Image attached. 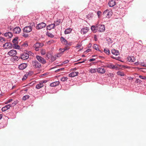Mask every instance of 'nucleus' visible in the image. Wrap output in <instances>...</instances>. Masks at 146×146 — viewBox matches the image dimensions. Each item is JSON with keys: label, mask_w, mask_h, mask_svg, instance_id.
<instances>
[{"label": "nucleus", "mask_w": 146, "mask_h": 146, "mask_svg": "<svg viewBox=\"0 0 146 146\" xmlns=\"http://www.w3.org/2000/svg\"><path fill=\"white\" fill-rule=\"evenodd\" d=\"M17 39L18 38L16 37L13 40L12 42L14 44H18V42Z\"/></svg>", "instance_id": "nucleus-32"}, {"label": "nucleus", "mask_w": 146, "mask_h": 146, "mask_svg": "<svg viewBox=\"0 0 146 146\" xmlns=\"http://www.w3.org/2000/svg\"><path fill=\"white\" fill-rule=\"evenodd\" d=\"M21 31V28L19 27H17L13 29V33L16 34L19 33Z\"/></svg>", "instance_id": "nucleus-11"}, {"label": "nucleus", "mask_w": 146, "mask_h": 146, "mask_svg": "<svg viewBox=\"0 0 146 146\" xmlns=\"http://www.w3.org/2000/svg\"><path fill=\"white\" fill-rule=\"evenodd\" d=\"M17 44H13V47L14 48L19 49L20 48V46L17 45Z\"/></svg>", "instance_id": "nucleus-31"}, {"label": "nucleus", "mask_w": 146, "mask_h": 146, "mask_svg": "<svg viewBox=\"0 0 146 146\" xmlns=\"http://www.w3.org/2000/svg\"><path fill=\"white\" fill-rule=\"evenodd\" d=\"M41 54L42 55H44L46 54V51L45 50H42L40 52Z\"/></svg>", "instance_id": "nucleus-42"}, {"label": "nucleus", "mask_w": 146, "mask_h": 146, "mask_svg": "<svg viewBox=\"0 0 146 146\" xmlns=\"http://www.w3.org/2000/svg\"><path fill=\"white\" fill-rule=\"evenodd\" d=\"M108 67L112 69H116L117 68V67L115 66L113 64H112L109 65L108 66Z\"/></svg>", "instance_id": "nucleus-28"}, {"label": "nucleus", "mask_w": 146, "mask_h": 146, "mask_svg": "<svg viewBox=\"0 0 146 146\" xmlns=\"http://www.w3.org/2000/svg\"><path fill=\"white\" fill-rule=\"evenodd\" d=\"M95 60V58H91L89 59V61L90 62H91L92 61H94Z\"/></svg>", "instance_id": "nucleus-54"}, {"label": "nucleus", "mask_w": 146, "mask_h": 146, "mask_svg": "<svg viewBox=\"0 0 146 146\" xmlns=\"http://www.w3.org/2000/svg\"><path fill=\"white\" fill-rule=\"evenodd\" d=\"M15 86H13V87H12V89H13L14 88H15Z\"/></svg>", "instance_id": "nucleus-61"}, {"label": "nucleus", "mask_w": 146, "mask_h": 146, "mask_svg": "<svg viewBox=\"0 0 146 146\" xmlns=\"http://www.w3.org/2000/svg\"><path fill=\"white\" fill-rule=\"evenodd\" d=\"M66 50L65 48H60L59 50L61 53L62 52V54H63V52Z\"/></svg>", "instance_id": "nucleus-38"}, {"label": "nucleus", "mask_w": 146, "mask_h": 146, "mask_svg": "<svg viewBox=\"0 0 146 146\" xmlns=\"http://www.w3.org/2000/svg\"><path fill=\"white\" fill-rule=\"evenodd\" d=\"M8 29H9V30L11 31H13V29L12 28V27L11 26L9 27Z\"/></svg>", "instance_id": "nucleus-52"}, {"label": "nucleus", "mask_w": 146, "mask_h": 146, "mask_svg": "<svg viewBox=\"0 0 146 146\" xmlns=\"http://www.w3.org/2000/svg\"><path fill=\"white\" fill-rule=\"evenodd\" d=\"M81 45L79 44H77V46H76V48H80L81 47Z\"/></svg>", "instance_id": "nucleus-56"}, {"label": "nucleus", "mask_w": 146, "mask_h": 146, "mask_svg": "<svg viewBox=\"0 0 146 146\" xmlns=\"http://www.w3.org/2000/svg\"><path fill=\"white\" fill-rule=\"evenodd\" d=\"M97 71L98 73L103 74L105 72L106 70L104 68H99L97 69Z\"/></svg>", "instance_id": "nucleus-15"}, {"label": "nucleus", "mask_w": 146, "mask_h": 146, "mask_svg": "<svg viewBox=\"0 0 146 146\" xmlns=\"http://www.w3.org/2000/svg\"><path fill=\"white\" fill-rule=\"evenodd\" d=\"M89 51V50H86V52H88Z\"/></svg>", "instance_id": "nucleus-62"}, {"label": "nucleus", "mask_w": 146, "mask_h": 146, "mask_svg": "<svg viewBox=\"0 0 146 146\" xmlns=\"http://www.w3.org/2000/svg\"><path fill=\"white\" fill-rule=\"evenodd\" d=\"M32 65L35 68H40L41 67V64L36 60L33 61L32 62Z\"/></svg>", "instance_id": "nucleus-3"}, {"label": "nucleus", "mask_w": 146, "mask_h": 146, "mask_svg": "<svg viewBox=\"0 0 146 146\" xmlns=\"http://www.w3.org/2000/svg\"><path fill=\"white\" fill-rule=\"evenodd\" d=\"M53 42L54 41L52 40L48 41L47 42V43L48 44H50Z\"/></svg>", "instance_id": "nucleus-44"}, {"label": "nucleus", "mask_w": 146, "mask_h": 146, "mask_svg": "<svg viewBox=\"0 0 146 146\" xmlns=\"http://www.w3.org/2000/svg\"><path fill=\"white\" fill-rule=\"evenodd\" d=\"M140 78L143 79H146V77L145 76H143L141 75H140L139 77Z\"/></svg>", "instance_id": "nucleus-45"}, {"label": "nucleus", "mask_w": 146, "mask_h": 146, "mask_svg": "<svg viewBox=\"0 0 146 146\" xmlns=\"http://www.w3.org/2000/svg\"><path fill=\"white\" fill-rule=\"evenodd\" d=\"M96 71H97V69L96 68H91L89 70V72L91 73H95Z\"/></svg>", "instance_id": "nucleus-27"}, {"label": "nucleus", "mask_w": 146, "mask_h": 146, "mask_svg": "<svg viewBox=\"0 0 146 146\" xmlns=\"http://www.w3.org/2000/svg\"><path fill=\"white\" fill-rule=\"evenodd\" d=\"M17 53L16 50H12L8 52L7 54L10 56H14L17 54Z\"/></svg>", "instance_id": "nucleus-10"}, {"label": "nucleus", "mask_w": 146, "mask_h": 146, "mask_svg": "<svg viewBox=\"0 0 146 146\" xmlns=\"http://www.w3.org/2000/svg\"><path fill=\"white\" fill-rule=\"evenodd\" d=\"M23 36L25 37H27L28 36V34L23 33Z\"/></svg>", "instance_id": "nucleus-49"}, {"label": "nucleus", "mask_w": 146, "mask_h": 146, "mask_svg": "<svg viewBox=\"0 0 146 146\" xmlns=\"http://www.w3.org/2000/svg\"><path fill=\"white\" fill-rule=\"evenodd\" d=\"M97 29L98 32H102L104 31L105 27L104 25L101 24L97 25Z\"/></svg>", "instance_id": "nucleus-5"}, {"label": "nucleus", "mask_w": 146, "mask_h": 146, "mask_svg": "<svg viewBox=\"0 0 146 146\" xmlns=\"http://www.w3.org/2000/svg\"><path fill=\"white\" fill-rule=\"evenodd\" d=\"M60 40L62 43L65 45L67 44V41L63 37H62L60 38Z\"/></svg>", "instance_id": "nucleus-24"}, {"label": "nucleus", "mask_w": 146, "mask_h": 146, "mask_svg": "<svg viewBox=\"0 0 146 146\" xmlns=\"http://www.w3.org/2000/svg\"><path fill=\"white\" fill-rule=\"evenodd\" d=\"M89 29V28L87 27L82 28L81 30V33L82 34H85L88 32Z\"/></svg>", "instance_id": "nucleus-13"}, {"label": "nucleus", "mask_w": 146, "mask_h": 146, "mask_svg": "<svg viewBox=\"0 0 146 146\" xmlns=\"http://www.w3.org/2000/svg\"><path fill=\"white\" fill-rule=\"evenodd\" d=\"M91 29L94 32L96 33L97 32V25L96 26H92Z\"/></svg>", "instance_id": "nucleus-26"}, {"label": "nucleus", "mask_w": 146, "mask_h": 146, "mask_svg": "<svg viewBox=\"0 0 146 146\" xmlns=\"http://www.w3.org/2000/svg\"><path fill=\"white\" fill-rule=\"evenodd\" d=\"M141 65L143 66H146V64H145L144 63H143V64H141Z\"/></svg>", "instance_id": "nucleus-57"}, {"label": "nucleus", "mask_w": 146, "mask_h": 146, "mask_svg": "<svg viewBox=\"0 0 146 146\" xmlns=\"http://www.w3.org/2000/svg\"><path fill=\"white\" fill-rule=\"evenodd\" d=\"M29 95H26L23 97V100H26L27 99L29 98Z\"/></svg>", "instance_id": "nucleus-34"}, {"label": "nucleus", "mask_w": 146, "mask_h": 146, "mask_svg": "<svg viewBox=\"0 0 146 146\" xmlns=\"http://www.w3.org/2000/svg\"><path fill=\"white\" fill-rule=\"evenodd\" d=\"M54 23H53V24L55 25V27H56V26H57L58 25H59L60 24V22H59L58 21H57L56 22H54Z\"/></svg>", "instance_id": "nucleus-43"}, {"label": "nucleus", "mask_w": 146, "mask_h": 146, "mask_svg": "<svg viewBox=\"0 0 146 146\" xmlns=\"http://www.w3.org/2000/svg\"><path fill=\"white\" fill-rule=\"evenodd\" d=\"M68 79V78L67 77H63L61 78V80L62 81L64 82L66 80Z\"/></svg>", "instance_id": "nucleus-40"}, {"label": "nucleus", "mask_w": 146, "mask_h": 146, "mask_svg": "<svg viewBox=\"0 0 146 146\" xmlns=\"http://www.w3.org/2000/svg\"><path fill=\"white\" fill-rule=\"evenodd\" d=\"M85 60H83V61H82V62H79L78 63H83V62H85Z\"/></svg>", "instance_id": "nucleus-58"}, {"label": "nucleus", "mask_w": 146, "mask_h": 146, "mask_svg": "<svg viewBox=\"0 0 146 146\" xmlns=\"http://www.w3.org/2000/svg\"><path fill=\"white\" fill-rule=\"evenodd\" d=\"M2 114H0V120L2 118Z\"/></svg>", "instance_id": "nucleus-59"}, {"label": "nucleus", "mask_w": 146, "mask_h": 146, "mask_svg": "<svg viewBox=\"0 0 146 146\" xmlns=\"http://www.w3.org/2000/svg\"><path fill=\"white\" fill-rule=\"evenodd\" d=\"M93 16V15L92 14V13H90L89 14H88V16H87V17L88 18H92Z\"/></svg>", "instance_id": "nucleus-46"}, {"label": "nucleus", "mask_w": 146, "mask_h": 146, "mask_svg": "<svg viewBox=\"0 0 146 146\" xmlns=\"http://www.w3.org/2000/svg\"><path fill=\"white\" fill-rule=\"evenodd\" d=\"M12 46V44L10 42H7L3 45V47L5 49L11 48Z\"/></svg>", "instance_id": "nucleus-14"}, {"label": "nucleus", "mask_w": 146, "mask_h": 146, "mask_svg": "<svg viewBox=\"0 0 146 146\" xmlns=\"http://www.w3.org/2000/svg\"><path fill=\"white\" fill-rule=\"evenodd\" d=\"M101 12L100 11H98L97 12V14L98 15V17H99L100 14H101Z\"/></svg>", "instance_id": "nucleus-51"}, {"label": "nucleus", "mask_w": 146, "mask_h": 146, "mask_svg": "<svg viewBox=\"0 0 146 146\" xmlns=\"http://www.w3.org/2000/svg\"><path fill=\"white\" fill-rule=\"evenodd\" d=\"M11 105L10 104H8L4 106L2 108L1 110L2 111H5L8 109H9Z\"/></svg>", "instance_id": "nucleus-18"}, {"label": "nucleus", "mask_w": 146, "mask_h": 146, "mask_svg": "<svg viewBox=\"0 0 146 146\" xmlns=\"http://www.w3.org/2000/svg\"><path fill=\"white\" fill-rule=\"evenodd\" d=\"M82 57H84L85 56V55L84 54H83L82 55Z\"/></svg>", "instance_id": "nucleus-63"}, {"label": "nucleus", "mask_w": 146, "mask_h": 146, "mask_svg": "<svg viewBox=\"0 0 146 146\" xmlns=\"http://www.w3.org/2000/svg\"><path fill=\"white\" fill-rule=\"evenodd\" d=\"M4 35L8 38H11L13 36L12 33L10 32L6 33L4 34Z\"/></svg>", "instance_id": "nucleus-19"}, {"label": "nucleus", "mask_w": 146, "mask_h": 146, "mask_svg": "<svg viewBox=\"0 0 146 146\" xmlns=\"http://www.w3.org/2000/svg\"><path fill=\"white\" fill-rule=\"evenodd\" d=\"M117 74L118 75H119L121 76H123L125 75L124 74V73L120 72V71H118L117 72Z\"/></svg>", "instance_id": "nucleus-33"}, {"label": "nucleus", "mask_w": 146, "mask_h": 146, "mask_svg": "<svg viewBox=\"0 0 146 146\" xmlns=\"http://www.w3.org/2000/svg\"><path fill=\"white\" fill-rule=\"evenodd\" d=\"M47 82V80H42L40 81L39 82V83L37 84L36 86V88L37 89H38L44 86V83H45Z\"/></svg>", "instance_id": "nucleus-1"}, {"label": "nucleus", "mask_w": 146, "mask_h": 146, "mask_svg": "<svg viewBox=\"0 0 146 146\" xmlns=\"http://www.w3.org/2000/svg\"><path fill=\"white\" fill-rule=\"evenodd\" d=\"M46 35L48 36H49L50 37H53L54 36L53 35L52 33H46Z\"/></svg>", "instance_id": "nucleus-39"}, {"label": "nucleus", "mask_w": 146, "mask_h": 146, "mask_svg": "<svg viewBox=\"0 0 146 146\" xmlns=\"http://www.w3.org/2000/svg\"><path fill=\"white\" fill-rule=\"evenodd\" d=\"M36 58L39 62L42 64H45L46 63L45 60L40 56L38 55L36 56Z\"/></svg>", "instance_id": "nucleus-8"}, {"label": "nucleus", "mask_w": 146, "mask_h": 146, "mask_svg": "<svg viewBox=\"0 0 146 146\" xmlns=\"http://www.w3.org/2000/svg\"><path fill=\"white\" fill-rule=\"evenodd\" d=\"M22 46L24 47H27L28 46V44H27V42H25L23 44H22Z\"/></svg>", "instance_id": "nucleus-48"}, {"label": "nucleus", "mask_w": 146, "mask_h": 146, "mask_svg": "<svg viewBox=\"0 0 146 146\" xmlns=\"http://www.w3.org/2000/svg\"><path fill=\"white\" fill-rule=\"evenodd\" d=\"M12 100H13L12 99H10L8 100V101L7 102V103H9L10 102H11L12 101Z\"/></svg>", "instance_id": "nucleus-55"}, {"label": "nucleus", "mask_w": 146, "mask_h": 146, "mask_svg": "<svg viewBox=\"0 0 146 146\" xmlns=\"http://www.w3.org/2000/svg\"><path fill=\"white\" fill-rule=\"evenodd\" d=\"M44 45V44L43 43L37 42L34 45L33 47L36 51H38L39 48L43 46Z\"/></svg>", "instance_id": "nucleus-6"}, {"label": "nucleus", "mask_w": 146, "mask_h": 146, "mask_svg": "<svg viewBox=\"0 0 146 146\" xmlns=\"http://www.w3.org/2000/svg\"><path fill=\"white\" fill-rule=\"evenodd\" d=\"M52 56V55L49 52L47 53L46 55V57L48 59H49Z\"/></svg>", "instance_id": "nucleus-35"}, {"label": "nucleus", "mask_w": 146, "mask_h": 146, "mask_svg": "<svg viewBox=\"0 0 146 146\" xmlns=\"http://www.w3.org/2000/svg\"><path fill=\"white\" fill-rule=\"evenodd\" d=\"M93 47L96 50L100 51L98 48V46L97 44H94L93 46Z\"/></svg>", "instance_id": "nucleus-29"}, {"label": "nucleus", "mask_w": 146, "mask_h": 146, "mask_svg": "<svg viewBox=\"0 0 146 146\" xmlns=\"http://www.w3.org/2000/svg\"><path fill=\"white\" fill-rule=\"evenodd\" d=\"M46 28L47 30H50L51 29H54L55 28V25L53 24H52L47 26Z\"/></svg>", "instance_id": "nucleus-20"}, {"label": "nucleus", "mask_w": 146, "mask_h": 146, "mask_svg": "<svg viewBox=\"0 0 146 146\" xmlns=\"http://www.w3.org/2000/svg\"><path fill=\"white\" fill-rule=\"evenodd\" d=\"M64 69V68H61L59 69L56 71V72H58V71H61L63 70Z\"/></svg>", "instance_id": "nucleus-47"}, {"label": "nucleus", "mask_w": 146, "mask_h": 146, "mask_svg": "<svg viewBox=\"0 0 146 146\" xmlns=\"http://www.w3.org/2000/svg\"><path fill=\"white\" fill-rule=\"evenodd\" d=\"M59 84V81H57L51 83L50 84V86L52 87H54L58 85Z\"/></svg>", "instance_id": "nucleus-22"}, {"label": "nucleus", "mask_w": 146, "mask_h": 146, "mask_svg": "<svg viewBox=\"0 0 146 146\" xmlns=\"http://www.w3.org/2000/svg\"><path fill=\"white\" fill-rule=\"evenodd\" d=\"M14 56V57L13 58H14V60H17L19 59V58H18V57L17 56Z\"/></svg>", "instance_id": "nucleus-50"}, {"label": "nucleus", "mask_w": 146, "mask_h": 146, "mask_svg": "<svg viewBox=\"0 0 146 146\" xmlns=\"http://www.w3.org/2000/svg\"><path fill=\"white\" fill-rule=\"evenodd\" d=\"M29 73H26L25 74L22 78V80L23 81L26 80L29 76Z\"/></svg>", "instance_id": "nucleus-30"}, {"label": "nucleus", "mask_w": 146, "mask_h": 146, "mask_svg": "<svg viewBox=\"0 0 146 146\" xmlns=\"http://www.w3.org/2000/svg\"><path fill=\"white\" fill-rule=\"evenodd\" d=\"M67 44H68L69 45H71V44H70V43L68 44L67 43Z\"/></svg>", "instance_id": "nucleus-64"}, {"label": "nucleus", "mask_w": 146, "mask_h": 146, "mask_svg": "<svg viewBox=\"0 0 146 146\" xmlns=\"http://www.w3.org/2000/svg\"><path fill=\"white\" fill-rule=\"evenodd\" d=\"M104 52L107 54H109L110 53L109 50L108 48L104 49Z\"/></svg>", "instance_id": "nucleus-36"}, {"label": "nucleus", "mask_w": 146, "mask_h": 146, "mask_svg": "<svg viewBox=\"0 0 146 146\" xmlns=\"http://www.w3.org/2000/svg\"><path fill=\"white\" fill-rule=\"evenodd\" d=\"M63 54H62V52L61 53L60 52L58 53L55 56V58H56L57 57H60Z\"/></svg>", "instance_id": "nucleus-37"}, {"label": "nucleus", "mask_w": 146, "mask_h": 146, "mask_svg": "<svg viewBox=\"0 0 146 146\" xmlns=\"http://www.w3.org/2000/svg\"><path fill=\"white\" fill-rule=\"evenodd\" d=\"M135 64L136 65H137L138 64H139V63L138 62H135Z\"/></svg>", "instance_id": "nucleus-60"}, {"label": "nucleus", "mask_w": 146, "mask_h": 146, "mask_svg": "<svg viewBox=\"0 0 146 146\" xmlns=\"http://www.w3.org/2000/svg\"><path fill=\"white\" fill-rule=\"evenodd\" d=\"M112 53L116 56L118 55L119 54V52L118 50L115 49H112L111 51Z\"/></svg>", "instance_id": "nucleus-23"}, {"label": "nucleus", "mask_w": 146, "mask_h": 146, "mask_svg": "<svg viewBox=\"0 0 146 146\" xmlns=\"http://www.w3.org/2000/svg\"><path fill=\"white\" fill-rule=\"evenodd\" d=\"M135 59L133 56H129L127 57V60L131 62H133L135 61Z\"/></svg>", "instance_id": "nucleus-21"}, {"label": "nucleus", "mask_w": 146, "mask_h": 146, "mask_svg": "<svg viewBox=\"0 0 146 146\" xmlns=\"http://www.w3.org/2000/svg\"><path fill=\"white\" fill-rule=\"evenodd\" d=\"M31 53H32L31 51H29L28 53H24L21 55L20 56L21 58L23 60L27 59L29 57V54Z\"/></svg>", "instance_id": "nucleus-4"}, {"label": "nucleus", "mask_w": 146, "mask_h": 146, "mask_svg": "<svg viewBox=\"0 0 146 146\" xmlns=\"http://www.w3.org/2000/svg\"><path fill=\"white\" fill-rule=\"evenodd\" d=\"M72 31L71 29L69 28L66 29L64 31V33L65 34H67L70 33Z\"/></svg>", "instance_id": "nucleus-25"}, {"label": "nucleus", "mask_w": 146, "mask_h": 146, "mask_svg": "<svg viewBox=\"0 0 146 146\" xmlns=\"http://www.w3.org/2000/svg\"><path fill=\"white\" fill-rule=\"evenodd\" d=\"M46 25V24L43 22H42L37 25L36 28L37 29H40L45 27Z\"/></svg>", "instance_id": "nucleus-7"}, {"label": "nucleus", "mask_w": 146, "mask_h": 146, "mask_svg": "<svg viewBox=\"0 0 146 146\" xmlns=\"http://www.w3.org/2000/svg\"><path fill=\"white\" fill-rule=\"evenodd\" d=\"M5 38L2 37H0V41L2 42H5Z\"/></svg>", "instance_id": "nucleus-41"}, {"label": "nucleus", "mask_w": 146, "mask_h": 146, "mask_svg": "<svg viewBox=\"0 0 146 146\" xmlns=\"http://www.w3.org/2000/svg\"><path fill=\"white\" fill-rule=\"evenodd\" d=\"M69 62V61L68 60H66L65 61H64L63 62V64H67V63H68V62Z\"/></svg>", "instance_id": "nucleus-53"}, {"label": "nucleus", "mask_w": 146, "mask_h": 146, "mask_svg": "<svg viewBox=\"0 0 146 146\" xmlns=\"http://www.w3.org/2000/svg\"><path fill=\"white\" fill-rule=\"evenodd\" d=\"M32 29V28L31 26H26L23 28L24 32L28 33L30 32Z\"/></svg>", "instance_id": "nucleus-9"}, {"label": "nucleus", "mask_w": 146, "mask_h": 146, "mask_svg": "<svg viewBox=\"0 0 146 146\" xmlns=\"http://www.w3.org/2000/svg\"><path fill=\"white\" fill-rule=\"evenodd\" d=\"M27 66L26 63H24L20 64L19 66V68L20 70H23Z\"/></svg>", "instance_id": "nucleus-16"}, {"label": "nucleus", "mask_w": 146, "mask_h": 146, "mask_svg": "<svg viewBox=\"0 0 146 146\" xmlns=\"http://www.w3.org/2000/svg\"><path fill=\"white\" fill-rule=\"evenodd\" d=\"M103 14L107 18H109L112 14V12L111 10L107 9L104 12Z\"/></svg>", "instance_id": "nucleus-2"}, {"label": "nucleus", "mask_w": 146, "mask_h": 146, "mask_svg": "<svg viewBox=\"0 0 146 146\" xmlns=\"http://www.w3.org/2000/svg\"><path fill=\"white\" fill-rule=\"evenodd\" d=\"M116 4L115 0H110L108 3V5L109 7H112L115 6Z\"/></svg>", "instance_id": "nucleus-12"}, {"label": "nucleus", "mask_w": 146, "mask_h": 146, "mask_svg": "<svg viewBox=\"0 0 146 146\" xmlns=\"http://www.w3.org/2000/svg\"><path fill=\"white\" fill-rule=\"evenodd\" d=\"M78 73L77 72H73L69 74V76L70 77H73L78 75Z\"/></svg>", "instance_id": "nucleus-17"}]
</instances>
